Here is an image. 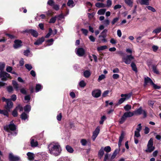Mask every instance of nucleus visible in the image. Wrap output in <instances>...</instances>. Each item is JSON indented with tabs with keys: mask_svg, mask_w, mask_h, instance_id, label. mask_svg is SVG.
Listing matches in <instances>:
<instances>
[{
	"mask_svg": "<svg viewBox=\"0 0 161 161\" xmlns=\"http://www.w3.org/2000/svg\"><path fill=\"white\" fill-rule=\"evenodd\" d=\"M131 108V106L129 104H127L124 107V108L126 111H128L130 110Z\"/></svg>",
	"mask_w": 161,
	"mask_h": 161,
	"instance_id": "obj_39",
	"label": "nucleus"
},
{
	"mask_svg": "<svg viewBox=\"0 0 161 161\" xmlns=\"http://www.w3.org/2000/svg\"><path fill=\"white\" fill-rule=\"evenodd\" d=\"M106 37V35H100L99 36V37L100 38L101 37H102L103 39L102 40V41L104 42H107L106 39L105 38Z\"/></svg>",
	"mask_w": 161,
	"mask_h": 161,
	"instance_id": "obj_53",
	"label": "nucleus"
},
{
	"mask_svg": "<svg viewBox=\"0 0 161 161\" xmlns=\"http://www.w3.org/2000/svg\"><path fill=\"white\" fill-rule=\"evenodd\" d=\"M28 115L24 112L21 115L22 119L25 120L28 119Z\"/></svg>",
	"mask_w": 161,
	"mask_h": 161,
	"instance_id": "obj_30",
	"label": "nucleus"
},
{
	"mask_svg": "<svg viewBox=\"0 0 161 161\" xmlns=\"http://www.w3.org/2000/svg\"><path fill=\"white\" fill-rule=\"evenodd\" d=\"M124 114L127 118V117H130L134 115V112H132L130 111H129L125 113Z\"/></svg>",
	"mask_w": 161,
	"mask_h": 161,
	"instance_id": "obj_21",
	"label": "nucleus"
},
{
	"mask_svg": "<svg viewBox=\"0 0 161 161\" xmlns=\"http://www.w3.org/2000/svg\"><path fill=\"white\" fill-rule=\"evenodd\" d=\"M96 6L97 7H103L104 6V4L103 3H98L96 4Z\"/></svg>",
	"mask_w": 161,
	"mask_h": 161,
	"instance_id": "obj_61",
	"label": "nucleus"
},
{
	"mask_svg": "<svg viewBox=\"0 0 161 161\" xmlns=\"http://www.w3.org/2000/svg\"><path fill=\"white\" fill-rule=\"evenodd\" d=\"M134 115H140L143 114L144 117L147 116V113L145 110H143L141 107L134 111Z\"/></svg>",
	"mask_w": 161,
	"mask_h": 161,
	"instance_id": "obj_5",
	"label": "nucleus"
},
{
	"mask_svg": "<svg viewBox=\"0 0 161 161\" xmlns=\"http://www.w3.org/2000/svg\"><path fill=\"white\" fill-rule=\"evenodd\" d=\"M119 18L118 17H116L114 18L112 21L111 22V23L113 25H114L115 24V23H116L117 21L119 20Z\"/></svg>",
	"mask_w": 161,
	"mask_h": 161,
	"instance_id": "obj_56",
	"label": "nucleus"
},
{
	"mask_svg": "<svg viewBox=\"0 0 161 161\" xmlns=\"http://www.w3.org/2000/svg\"><path fill=\"white\" fill-rule=\"evenodd\" d=\"M14 48L17 49L20 47L22 45V42L19 40H16L14 41Z\"/></svg>",
	"mask_w": 161,
	"mask_h": 161,
	"instance_id": "obj_14",
	"label": "nucleus"
},
{
	"mask_svg": "<svg viewBox=\"0 0 161 161\" xmlns=\"http://www.w3.org/2000/svg\"><path fill=\"white\" fill-rule=\"evenodd\" d=\"M12 114L14 117H16L17 116V110L16 108L13 111Z\"/></svg>",
	"mask_w": 161,
	"mask_h": 161,
	"instance_id": "obj_50",
	"label": "nucleus"
},
{
	"mask_svg": "<svg viewBox=\"0 0 161 161\" xmlns=\"http://www.w3.org/2000/svg\"><path fill=\"white\" fill-rule=\"evenodd\" d=\"M7 88V91L9 92H11L13 91V88L11 86H8Z\"/></svg>",
	"mask_w": 161,
	"mask_h": 161,
	"instance_id": "obj_57",
	"label": "nucleus"
},
{
	"mask_svg": "<svg viewBox=\"0 0 161 161\" xmlns=\"http://www.w3.org/2000/svg\"><path fill=\"white\" fill-rule=\"evenodd\" d=\"M144 80V84L145 85H147L148 83H150L152 85L153 83L152 80L148 77L145 78Z\"/></svg>",
	"mask_w": 161,
	"mask_h": 161,
	"instance_id": "obj_19",
	"label": "nucleus"
},
{
	"mask_svg": "<svg viewBox=\"0 0 161 161\" xmlns=\"http://www.w3.org/2000/svg\"><path fill=\"white\" fill-rule=\"evenodd\" d=\"M125 3L128 6L132 7V6L133 2L131 0H125Z\"/></svg>",
	"mask_w": 161,
	"mask_h": 161,
	"instance_id": "obj_34",
	"label": "nucleus"
},
{
	"mask_svg": "<svg viewBox=\"0 0 161 161\" xmlns=\"http://www.w3.org/2000/svg\"><path fill=\"white\" fill-rule=\"evenodd\" d=\"M16 108L17 110H19L20 111H23V108L20 105H19L17 106Z\"/></svg>",
	"mask_w": 161,
	"mask_h": 161,
	"instance_id": "obj_58",
	"label": "nucleus"
},
{
	"mask_svg": "<svg viewBox=\"0 0 161 161\" xmlns=\"http://www.w3.org/2000/svg\"><path fill=\"white\" fill-rule=\"evenodd\" d=\"M161 31V27H159V28H157L156 29L154 30L153 31V33H154L156 34H158Z\"/></svg>",
	"mask_w": 161,
	"mask_h": 161,
	"instance_id": "obj_36",
	"label": "nucleus"
},
{
	"mask_svg": "<svg viewBox=\"0 0 161 161\" xmlns=\"http://www.w3.org/2000/svg\"><path fill=\"white\" fill-rule=\"evenodd\" d=\"M141 135L140 132L135 130V134L134 137H140Z\"/></svg>",
	"mask_w": 161,
	"mask_h": 161,
	"instance_id": "obj_49",
	"label": "nucleus"
},
{
	"mask_svg": "<svg viewBox=\"0 0 161 161\" xmlns=\"http://www.w3.org/2000/svg\"><path fill=\"white\" fill-rule=\"evenodd\" d=\"M0 77L3 80H6L8 78L11 79L10 75L5 72L1 71L0 73Z\"/></svg>",
	"mask_w": 161,
	"mask_h": 161,
	"instance_id": "obj_6",
	"label": "nucleus"
},
{
	"mask_svg": "<svg viewBox=\"0 0 161 161\" xmlns=\"http://www.w3.org/2000/svg\"><path fill=\"white\" fill-rule=\"evenodd\" d=\"M8 111L6 109L1 110L0 109V114H3L5 116H8Z\"/></svg>",
	"mask_w": 161,
	"mask_h": 161,
	"instance_id": "obj_24",
	"label": "nucleus"
},
{
	"mask_svg": "<svg viewBox=\"0 0 161 161\" xmlns=\"http://www.w3.org/2000/svg\"><path fill=\"white\" fill-rule=\"evenodd\" d=\"M17 98L15 94L12 95L11 97V99H10L12 101H15Z\"/></svg>",
	"mask_w": 161,
	"mask_h": 161,
	"instance_id": "obj_63",
	"label": "nucleus"
},
{
	"mask_svg": "<svg viewBox=\"0 0 161 161\" xmlns=\"http://www.w3.org/2000/svg\"><path fill=\"white\" fill-rule=\"evenodd\" d=\"M106 119V117L103 115L101 117V120L99 121V123L101 125H102L103 124V122Z\"/></svg>",
	"mask_w": 161,
	"mask_h": 161,
	"instance_id": "obj_41",
	"label": "nucleus"
},
{
	"mask_svg": "<svg viewBox=\"0 0 161 161\" xmlns=\"http://www.w3.org/2000/svg\"><path fill=\"white\" fill-rule=\"evenodd\" d=\"M6 103L7 105L5 106L4 108L10 111V109L13 107V103L10 99L7 101Z\"/></svg>",
	"mask_w": 161,
	"mask_h": 161,
	"instance_id": "obj_9",
	"label": "nucleus"
},
{
	"mask_svg": "<svg viewBox=\"0 0 161 161\" xmlns=\"http://www.w3.org/2000/svg\"><path fill=\"white\" fill-rule=\"evenodd\" d=\"M107 48V46L104 45L101 46L100 47H98L97 48V50L98 51H102L103 50Z\"/></svg>",
	"mask_w": 161,
	"mask_h": 161,
	"instance_id": "obj_32",
	"label": "nucleus"
},
{
	"mask_svg": "<svg viewBox=\"0 0 161 161\" xmlns=\"http://www.w3.org/2000/svg\"><path fill=\"white\" fill-rule=\"evenodd\" d=\"M104 154V148L103 147H102L98 152V157L100 158H101L103 157Z\"/></svg>",
	"mask_w": 161,
	"mask_h": 161,
	"instance_id": "obj_17",
	"label": "nucleus"
},
{
	"mask_svg": "<svg viewBox=\"0 0 161 161\" xmlns=\"http://www.w3.org/2000/svg\"><path fill=\"white\" fill-rule=\"evenodd\" d=\"M31 106L29 105H27L24 107V110L25 112L29 113L31 110Z\"/></svg>",
	"mask_w": 161,
	"mask_h": 161,
	"instance_id": "obj_27",
	"label": "nucleus"
},
{
	"mask_svg": "<svg viewBox=\"0 0 161 161\" xmlns=\"http://www.w3.org/2000/svg\"><path fill=\"white\" fill-rule=\"evenodd\" d=\"M76 53L79 56H83L85 53V51L82 48H76Z\"/></svg>",
	"mask_w": 161,
	"mask_h": 161,
	"instance_id": "obj_12",
	"label": "nucleus"
},
{
	"mask_svg": "<svg viewBox=\"0 0 161 161\" xmlns=\"http://www.w3.org/2000/svg\"><path fill=\"white\" fill-rule=\"evenodd\" d=\"M104 150L107 153H108L111 151V148L109 146H106L104 148Z\"/></svg>",
	"mask_w": 161,
	"mask_h": 161,
	"instance_id": "obj_40",
	"label": "nucleus"
},
{
	"mask_svg": "<svg viewBox=\"0 0 161 161\" xmlns=\"http://www.w3.org/2000/svg\"><path fill=\"white\" fill-rule=\"evenodd\" d=\"M79 86L81 87H84L86 85V83L83 80H81L79 82Z\"/></svg>",
	"mask_w": 161,
	"mask_h": 161,
	"instance_id": "obj_44",
	"label": "nucleus"
},
{
	"mask_svg": "<svg viewBox=\"0 0 161 161\" xmlns=\"http://www.w3.org/2000/svg\"><path fill=\"white\" fill-rule=\"evenodd\" d=\"M28 32L35 37H37L38 35V32L36 30L33 29L29 30L28 31Z\"/></svg>",
	"mask_w": 161,
	"mask_h": 161,
	"instance_id": "obj_16",
	"label": "nucleus"
},
{
	"mask_svg": "<svg viewBox=\"0 0 161 161\" xmlns=\"http://www.w3.org/2000/svg\"><path fill=\"white\" fill-rule=\"evenodd\" d=\"M80 143L82 146H85L86 145L87 142L85 139H82L80 141Z\"/></svg>",
	"mask_w": 161,
	"mask_h": 161,
	"instance_id": "obj_45",
	"label": "nucleus"
},
{
	"mask_svg": "<svg viewBox=\"0 0 161 161\" xmlns=\"http://www.w3.org/2000/svg\"><path fill=\"white\" fill-rule=\"evenodd\" d=\"M153 140L151 138L148 141V142L147 148L145 150V152L147 153H150L153 151L155 149L154 147L153 146Z\"/></svg>",
	"mask_w": 161,
	"mask_h": 161,
	"instance_id": "obj_2",
	"label": "nucleus"
},
{
	"mask_svg": "<svg viewBox=\"0 0 161 161\" xmlns=\"http://www.w3.org/2000/svg\"><path fill=\"white\" fill-rule=\"evenodd\" d=\"M149 10L153 12H155L156 11L155 9L152 7L151 6H148L146 7Z\"/></svg>",
	"mask_w": 161,
	"mask_h": 161,
	"instance_id": "obj_59",
	"label": "nucleus"
},
{
	"mask_svg": "<svg viewBox=\"0 0 161 161\" xmlns=\"http://www.w3.org/2000/svg\"><path fill=\"white\" fill-rule=\"evenodd\" d=\"M53 41H54V40L52 38L47 40L46 42L47 43V46H50V45H52L53 43Z\"/></svg>",
	"mask_w": 161,
	"mask_h": 161,
	"instance_id": "obj_37",
	"label": "nucleus"
},
{
	"mask_svg": "<svg viewBox=\"0 0 161 161\" xmlns=\"http://www.w3.org/2000/svg\"><path fill=\"white\" fill-rule=\"evenodd\" d=\"M49 153L52 155L58 156L60 154L61 148L59 144L57 142H52L48 146Z\"/></svg>",
	"mask_w": 161,
	"mask_h": 161,
	"instance_id": "obj_1",
	"label": "nucleus"
},
{
	"mask_svg": "<svg viewBox=\"0 0 161 161\" xmlns=\"http://www.w3.org/2000/svg\"><path fill=\"white\" fill-rule=\"evenodd\" d=\"M16 129L15 125L11 122L9 125L4 127V129L8 132L9 131V130H11L14 131Z\"/></svg>",
	"mask_w": 161,
	"mask_h": 161,
	"instance_id": "obj_7",
	"label": "nucleus"
},
{
	"mask_svg": "<svg viewBox=\"0 0 161 161\" xmlns=\"http://www.w3.org/2000/svg\"><path fill=\"white\" fill-rule=\"evenodd\" d=\"M45 40V38L44 37H42L41 38H39L36 42L34 43L35 45H39L41 44Z\"/></svg>",
	"mask_w": 161,
	"mask_h": 161,
	"instance_id": "obj_15",
	"label": "nucleus"
},
{
	"mask_svg": "<svg viewBox=\"0 0 161 161\" xmlns=\"http://www.w3.org/2000/svg\"><path fill=\"white\" fill-rule=\"evenodd\" d=\"M66 149L67 151L70 153H72L74 151V150L73 148L69 145H67L66 146Z\"/></svg>",
	"mask_w": 161,
	"mask_h": 161,
	"instance_id": "obj_33",
	"label": "nucleus"
},
{
	"mask_svg": "<svg viewBox=\"0 0 161 161\" xmlns=\"http://www.w3.org/2000/svg\"><path fill=\"white\" fill-rule=\"evenodd\" d=\"M5 67V64L4 63H0V70H1V71H2L4 68Z\"/></svg>",
	"mask_w": 161,
	"mask_h": 161,
	"instance_id": "obj_42",
	"label": "nucleus"
},
{
	"mask_svg": "<svg viewBox=\"0 0 161 161\" xmlns=\"http://www.w3.org/2000/svg\"><path fill=\"white\" fill-rule=\"evenodd\" d=\"M106 11L105 9H99L97 12V14L99 15H103Z\"/></svg>",
	"mask_w": 161,
	"mask_h": 161,
	"instance_id": "obj_29",
	"label": "nucleus"
},
{
	"mask_svg": "<svg viewBox=\"0 0 161 161\" xmlns=\"http://www.w3.org/2000/svg\"><path fill=\"white\" fill-rule=\"evenodd\" d=\"M126 117L125 116H124V115L123 114V115L122 116L120 119L119 121V123L120 124H123L126 120Z\"/></svg>",
	"mask_w": 161,
	"mask_h": 161,
	"instance_id": "obj_35",
	"label": "nucleus"
},
{
	"mask_svg": "<svg viewBox=\"0 0 161 161\" xmlns=\"http://www.w3.org/2000/svg\"><path fill=\"white\" fill-rule=\"evenodd\" d=\"M81 31H82L83 34L85 36H87V35L88 31L87 30L82 28L81 29Z\"/></svg>",
	"mask_w": 161,
	"mask_h": 161,
	"instance_id": "obj_48",
	"label": "nucleus"
},
{
	"mask_svg": "<svg viewBox=\"0 0 161 161\" xmlns=\"http://www.w3.org/2000/svg\"><path fill=\"white\" fill-rule=\"evenodd\" d=\"M27 155L28 156V159L32 161L34 159V154L28 152L27 153Z\"/></svg>",
	"mask_w": 161,
	"mask_h": 161,
	"instance_id": "obj_18",
	"label": "nucleus"
},
{
	"mask_svg": "<svg viewBox=\"0 0 161 161\" xmlns=\"http://www.w3.org/2000/svg\"><path fill=\"white\" fill-rule=\"evenodd\" d=\"M91 75V73L89 70H86L84 72V75L86 78H88Z\"/></svg>",
	"mask_w": 161,
	"mask_h": 161,
	"instance_id": "obj_31",
	"label": "nucleus"
},
{
	"mask_svg": "<svg viewBox=\"0 0 161 161\" xmlns=\"http://www.w3.org/2000/svg\"><path fill=\"white\" fill-rule=\"evenodd\" d=\"M25 67L28 70H30L32 68L31 64H25Z\"/></svg>",
	"mask_w": 161,
	"mask_h": 161,
	"instance_id": "obj_43",
	"label": "nucleus"
},
{
	"mask_svg": "<svg viewBox=\"0 0 161 161\" xmlns=\"http://www.w3.org/2000/svg\"><path fill=\"white\" fill-rule=\"evenodd\" d=\"M109 154L106 153L104 155V157L103 159V161H115L114 160H112L109 158Z\"/></svg>",
	"mask_w": 161,
	"mask_h": 161,
	"instance_id": "obj_22",
	"label": "nucleus"
},
{
	"mask_svg": "<svg viewBox=\"0 0 161 161\" xmlns=\"http://www.w3.org/2000/svg\"><path fill=\"white\" fill-rule=\"evenodd\" d=\"M31 144L32 147H35L38 145L37 142L35 141L32 138L31 139Z\"/></svg>",
	"mask_w": 161,
	"mask_h": 161,
	"instance_id": "obj_25",
	"label": "nucleus"
},
{
	"mask_svg": "<svg viewBox=\"0 0 161 161\" xmlns=\"http://www.w3.org/2000/svg\"><path fill=\"white\" fill-rule=\"evenodd\" d=\"M47 4L51 6H53L54 4V2L53 0H49L47 2Z\"/></svg>",
	"mask_w": 161,
	"mask_h": 161,
	"instance_id": "obj_51",
	"label": "nucleus"
},
{
	"mask_svg": "<svg viewBox=\"0 0 161 161\" xmlns=\"http://www.w3.org/2000/svg\"><path fill=\"white\" fill-rule=\"evenodd\" d=\"M132 94L131 92L127 94H122L121 97H122L121 98L119 101L118 105L122 103L125 100H127L130 98Z\"/></svg>",
	"mask_w": 161,
	"mask_h": 161,
	"instance_id": "obj_3",
	"label": "nucleus"
},
{
	"mask_svg": "<svg viewBox=\"0 0 161 161\" xmlns=\"http://www.w3.org/2000/svg\"><path fill=\"white\" fill-rule=\"evenodd\" d=\"M131 66L132 68V69L136 72H137V68L136 66V64L134 63H132L131 64Z\"/></svg>",
	"mask_w": 161,
	"mask_h": 161,
	"instance_id": "obj_38",
	"label": "nucleus"
},
{
	"mask_svg": "<svg viewBox=\"0 0 161 161\" xmlns=\"http://www.w3.org/2000/svg\"><path fill=\"white\" fill-rule=\"evenodd\" d=\"M151 0H140V3L141 5H148L149 4V1Z\"/></svg>",
	"mask_w": 161,
	"mask_h": 161,
	"instance_id": "obj_20",
	"label": "nucleus"
},
{
	"mask_svg": "<svg viewBox=\"0 0 161 161\" xmlns=\"http://www.w3.org/2000/svg\"><path fill=\"white\" fill-rule=\"evenodd\" d=\"M42 86L40 84H37L36 85V92H37L40 91L42 89Z\"/></svg>",
	"mask_w": 161,
	"mask_h": 161,
	"instance_id": "obj_26",
	"label": "nucleus"
},
{
	"mask_svg": "<svg viewBox=\"0 0 161 161\" xmlns=\"http://www.w3.org/2000/svg\"><path fill=\"white\" fill-rule=\"evenodd\" d=\"M134 58L131 55H127L126 57L122 58L124 62L126 64H129L131 63V60Z\"/></svg>",
	"mask_w": 161,
	"mask_h": 161,
	"instance_id": "obj_8",
	"label": "nucleus"
},
{
	"mask_svg": "<svg viewBox=\"0 0 161 161\" xmlns=\"http://www.w3.org/2000/svg\"><path fill=\"white\" fill-rule=\"evenodd\" d=\"M142 129V127L141 126V124H139L138 125L137 127L136 128V130L140 132V131Z\"/></svg>",
	"mask_w": 161,
	"mask_h": 161,
	"instance_id": "obj_55",
	"label": "nucleus"
},
{
	"mask_svg": "<svg viewBox=\"0 0 161 161\" xmlns=\"http://www.w3.org/2000/svg\"><path fill=\"white\" fill-rule=\"evenodd\" d=\"M103 24L106 25H108L110 23V21L108 19H105L103 22Z\"/></svg>",
	"mask_w": 161,
	"mask_h": 161,
	"instance_id": "obj_60",
	"label": "nucleus"
},
{
	"mask_svg": "<svg viewBox=\"0 0 161 161\" xmlns=\"http://www.w3.org/2000/svg\"><path fill=\"white\" fill-rule=\"evenodd\" d=\"M10 161H17L19 160V157L14 156L12 153H10L9 156Z\"/></svg>",
	"mask_w": 161,
	"mask_h": 161,
	"instance_id": "obj_13",
	"label": "nucleus"
},
{
	"mask_svg": "<svg viewBox=\"0 0 161 161\" xmlns=\"http://www.w3.org/2000/svg\"><path fill=\"white\" fill-rule=\"evenodd\" d=\"M12 84L14 88L16 91H18L19 90V85L17 82L15 80H13Z\"/></svg>",
	"mask_w": 161,
	"mask_h": 161,
	"instance_id": "obj_23",
	"label": "nucleus"
},
{
	"mask_svg": "<svg viewBox=\"0 0 161 161\" xmlns=\"http://www.w3.org/2000/svg\"><path fill=\"white\" fill-rule=\"evenodd\" d=\"M152 48L153 51L154 52H156L158 49V47L157 46L153 45L152 47Z\"/></svg>",
	"mask_w": 161,
	"mask_h": 161,
	"instance_id": "obj_64",
	"label": "nucleus"
},
{
	"mask_svg": "<svg viewBox=\"0 0 161 161\" xmlns=\"http://www.w3.org/2000/svg\"><path fill=\"white\" fill-rule=\"evenodd\" d=\"M56 18L57 16L52 18L51 19H50V20L49 23H55L56 20Z\"/></svg>",
	"mask_w": 161,
	"mask_h": 161,
	"instance_id": "obj_46",
	"label": "nucleus"
},
{
	"mask_svg": "<svg viewBox=\"0 0 161 161\" xmlns=\"http://www.w3.org/2000/svg\"><path fill=\"white\" fill-rule=\"evenodd\" d=\"M100 131V127L97 126L95 130L93 132V135L92 137V140L94 141L99 134Z\"/></svg>",
	"mask_w": 161,
	"mask_h": 161,
	"instance_id": "obj_10",
	"label": "nucleus"
},
{
	"mask_svg": "<svg viewBox=\"0 0 161 161\" xmlns=\"http://www.w3.org/2000/svg\"><path fill=\"white\" fill-rule=\"evenodd\" d=\"M24 53L25 55L28 56L30 54V51L29 50H27L24 52Z\"/></svg>",
	"mask_w": 161,
	"mask_h": 161,
	"instance_id": "obj_52",
	"label": "nucleus"
},
{
	"mask_svg": "<svg viewBox=\"0 0 161 161\" xmlns=\"http://www.w3.org/2000/svg\"><path fill=\"white\" fill-rule=\"evenodd\" d=\"M105 78V76L104 75L102 74L99 76L97 80L100 81L104 79Z\"/></svg>",
	"mask_w": 161,
	"mask_h": 161,
	"instance_id": "obj_47",
	"label": "nucleus"
},
{
	"mask_svg": "<svg viewBox=\"0 0 161 161\" xmlns=\"http://www.w3.org/2000/svg\"><path fill=\"white\" fill-rule=\"evenodd\" d=\"M38 156L40 158L39 160H35L34 161H48L47 154L45 152H42L38 153Z\"/></svg>",
	"mask_w": 161,
	"mask_h": 161,
	"instance_id": "obj_4",
	"label": "nucleus"
},
{
	"mask_svg": "<svg viewBox=\"0 0 161 161\" xmlns=\"http://www.w3.org/2000/svg\"><path fill=\"white\" fill-rule=\"evenodd\" d=\"M152 68H153V71L155 73L157 74H158V73H159L157 69L156 68V67L155 66L153 65V66Z\"/></svg>",
	"mask_w": 161,
	"mask_h": 161,
	"instance_id": "obj_54",
	"label": "nucleus"
},
{
	"mask_svg": "<svg viewBox=\"0 0 161 161\" xmlns=\"http://www.w3.org/2000/svg\"><path fill=\"white\" fill-rule=\"evenodd\" d=\"M53 6V8L56 10H58L59 9V6L57 4H54Z\"/></svg>",
	"mask_w": 161,
	"mask_h": 161,
	"instance_id": "obj_62",
	"label": "nucleus"
},
{
	"mask_svg": "<svg viewBox=\"0 0 161 161\" xmlns=\"http://www.w3.org/2000/svg\"><path fill=\"white\" fill-rule=\"evenodd\" d=\"M67 5L71 8L75 6L74 1L72 0H69L67 3Z\"/></svg>",
	"mask_w": 161,
	"mask_h": 161,
	"instance_id": "obj_28",
	"label": "nucleus"
},
{
	"mask_svg": "<svg viewBox=\"0 0 161 161\" xmlns=\"http://www.w3.org/2000/svg\"><path fill=\"white\" fill-rule=\"evenodd\" d=\"M101 91L98 89L95 90L92 92V96L96 98H97L100 97L101 94Z\"/></svg>",
	"mask_w": 161,
	"mask_h": 161,
	"instance_id": "obj_11",
	"label": "nucleus"
}]
</instances>
